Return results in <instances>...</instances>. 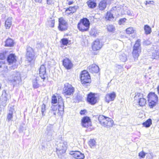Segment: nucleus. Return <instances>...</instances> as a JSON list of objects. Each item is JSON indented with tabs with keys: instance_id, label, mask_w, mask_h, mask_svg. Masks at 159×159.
I'll return each mask as SVG.
<instances>
[{
	"instance_id": "obj_21",
	"label": "nucleus",
	"mask_w": 159,
	"mask_h": 159,
	"mask_svg": "<svg viewBox=\"0 0 159 159\" xmlns=\"http://www.w3.org/2000/svg\"><path fill=\"white\" fill-rule=\"evenodd\" d=\"M71 155L75 159H84L85 156L84 154L79 151L71 152Z\"/></svg>"
},
{
	"instance_id": "obj_10",
	"label": "nucleus",
	"mask_w": 159,
	"mask_h": 159,
	"mask_svg": "<svg viewBox=\"0 0 159 159\" xmlns=\"http://www.w3.org/2000/svg\"><path fill=\"white\" fill-rule=\"evenodd\" d=\"M102 47V44L99 40L97 39L94 41L91 46L93 54L97 55Z\"/></svg>"
},
{
	"instance_id": "obj_25",
	"label": "nucleus",
	"mask_w": 159,
	"mask_h": 159,
	"mask_svg": "<svg viewBox=\"0 0 159 159\" xmlns=\"http://www.w3.org/2000/svg\"><path fill=\"white\" fill-rule=\"evenodd\" d=\"M107 3L105 0H102L98 4V8L101 11L105 10L106 7Z\"/></svg>"
},
{
	"instance_id": "obj_44",
	"label": "nucleus",
	"mask_w": 159,
	"mask_h": 159,
	"mask_svg": "<svg viewBox=\"0 0 159 159\" xmlns=\"http://www.w3.org/2000/svg\"><path fill=\"white\" fill-rule=\"evenodd\" d=\"M74 2L73 1H68L66 3V4L69 5H70L73 4Z\"/></svg>"
},
{
	"instance_id": "obj_13",
	"label": "nucleus",
	"mask_w": 159,
	"mask_h": 159,
	"mask_svg": "<svg viewBox=\"0 0 159 159\" xmlns=\"http://www.w3.org/2000/svg\"><path fill=\"white\" fill-rule=\"evenodd\" d=\"M81 124L83 127L88 128L92 126V122L90 117L87 116L83 117L81 119Z\"/></svg>"
},
{
	"instance_id": "obj_2",
	"label": "nucleus",
	"mask_w": 159,
	"mask_h": 159,
	"mask_svg": "<svg viewBox=\"0 0 159 159\" xmlns=\"http://www.w3.org/2000/svg\"><path fill=\"white\" fill-rule=\"evenodd\" d=\"M98 120L102 125L107 128H110L114 125V121L111 118L103 115L98 116Z\"/></svg>"
},
{
	"instance_id": "obj_5",
	"label": "nucleus",
	"mask_w": 159,
	"mask_h": 159,
	"mask_svg": "<svg viewBox=\"0 0 159 159\" xmlns=\"http://www.w3.org/2000/svg\"><path fill=\"white\" fill-rule=\"evenodd\" d=\"M81 83L83 85L90 84L91 82V79L90 74L86 70L81 71L80 75Z\"/></svg>"
},
{
	"instance_id": "obj_1",
	"label": "nucleus",
	"mask_w": 159,
	"mask_h": 159,
	"mask_svg": "<svg viewBox=\"0 0 159 159\" xmlns=\"http://www.w3.org/2000/svg\"><path fill=\"white\" fill-rule=\"evenodd\" d=\"M90 23L89 20L86 17H84L80 20L77 25L78 30L82 32H85L89 30Z\"/></svg>"
},
{
	"instance_id": "obj_18",
	"label": "nucleus",
	"mask_w": 159,
	"mask_h": 159,
	"mask_svg": "<svg viewBox=\"0 0 159 159\" xmlns=\"http://www.w3.org/2000/svg\"><path fill=\"white\" fill-rule=\"evenodd\" d=\"M46 70V68L45 65L43 64L41 65L39 69V74L40 78L44 80L47 76Z\"/></svg>"
},
{
	"instance_id": "obj_42",
	"label": "nucleus",
	"mask_w": 159,
	"mask_h": 159,
	"mask_svg": "<svg viewBox=\"0 0 159 159\" xmlns=\"http://www.w3.org/2000/svg\"><path fill=\"white\" fill-rule=\"evenodd\" d=\"M45 108H46V105H45L43 103L41 105V111L43 113H44V111L45 110Z\"/></svg>"
},
{
	"instance_id": "obj_3",
	"label": "nucleus",
	"mask_w": 159,
	"mask_h": 159,
	"mask_svg": "<svg viewBox=\"0 0 159 159\" xmlns=\"http://www.w3.org/2000/svg\"><path fill=\"white\" fill-rule=\"evenodd\" d=\"M148 106L150 108H152L158 104L159 98L157 95L154 92L148 93L147 96Z\"/></svg>"
},
{
	"instance_id": "obj_15",
	"label": "nucleus",
	"mask_w": 159,
	"mask_h": 159,
	"mask_svg": "<svg viewBox=\"0 0 159 159\" xmlns=\"http://www.w3.org/2000/svg\"><path fill=\"white\" fill-rule=\"evenodd\" d=\"M51 103L52 104H56L57 103V104L63 103L64 102L62 97L60 95L57 93L54 94L52 97Z\"/></svg>"
},
{
	"instance_id": "obj_34",
	"label": "nucleus",
	"mask_w": 159,
	"mask_h": 159,
	"mask_svg": "<svg viewBox=\"0 0 159 159\" xmlns=\"http://www.w3.org/2000/svg\"><path fill=\"white\" fill-rule=\"evenodd\" d=\"M48 26L51 27H53L55 25V20L52 18H50L48 20Z\"/></svg>"
},
{
	"instance_id": "obj_7",
	"label": "nucleus",
	"mask_w": 159,
	"mask_h": 159,
	"mask_svg": "<svg viewBox=\"0 0 159 159\" xmlns=\"http://www.w3.org/2000/svg\"><path fill=\"white\" fill-rule=\"evenodd\" d=\"M75 91V89L70 84L66 83L64 85L62 93L64 96L72 95Z\"/></svg>"
},
{
	"instance_id": "obj_46",
	"label": "nucleus",
	"mask_w": 159,
	"mask_h": 159,
	"mask_svg": "<svg viewBox=\"0 0 159 159\" xmlns=\"http://www.w3.org/2000/svg\"><path fill=\"white\" fill-rule=\"evenodd\" d=\"M158 93L159 95V85L157 86V88Z\"/></svg>"
},
{
	"instance_id": "obj_45",
	"label": "nucleus",
	"mask_w": 159,
	"mask_h": 159,
	"mask_svg": "<svg viewBox=\"0 0 159 159\" xmlns=\"http://www.w3.org/2000/svg\"><path fill=\"white\" fill-rule=\"evenodd\" d=\"M36 2L41 3L43 0H34Z\"/></svg>"
},
{
	"instance_id": "obj_47",
	"label": "nucleus",
	"mask_w": 159,
	"mask_h": 159,
	"mask_svg": "<svg viewBox=\"0 0 159 159\" xmlns=\"http://www.w3.org/2000/svg\"><path fill=\"white\" fill-rule=\"evenodd\" d=\"M2 62H0V69L2 67Z\"/></svg>"
},
{
	"instance_id": "obj_49",
	"label": "nucleus",
	"mask_w": 159,
	"mask_h": 159,
	"mask_svg": "<svg viewBox=\"0 0 159 159\" xmlns=\"http://www.w3.org/2000/svg\"><path fill=\"white\" fill-rule=\"evenodd\" d=\"M68 35V34H66L64 35V36H67Z\"/></svg>"
},
{
	"instance_id": "obj_39",
	"label": "nucleus",
	"mask_w": 159,
	"mask_h": 159,
	"mask_svg": "<svg viewBox=\"0 0 159 159\" xmlns=\"http://www.w3.org/2000/svg\"><path fill=\"white\" fill-rule=\"evenodd\" d=\"M6 57V53L3 52L0 53V59L4 60Z\"/></svg>"
},
{
	"instance_id": "obj_32",
	"label": "nucleus",
	"mask_w": 159,
	"mask_h": 159,
	"mask_svg": "<svg viewBox=\"0 0 159 159\" xmlns=\"http://www.w3.org/2000/svg\"><path fill=\"white\" fill-rule=\"evenodd\" d=\"M145 31V33L146 34H150L151 32V29L150 27L148 25H145L144 27Z\"/></svg>"
},
{
	"instance_id": "obj_8",
	"label": "nucleus",
	"mask_w": 159,
	"mask_h": 159,
	"mask_svg": "<svg viewBox=\"0 0 159 159\" xmlns=\"http://www.w3.org/2000/svg\"><path fill=\"white\" fill-rule=\"evenodd\" d=\"M98 99L97 94L90 92L87 95L86 101L89 104L94 105L98 102Z\"/></svg>"
},
{
	"instance_id": "obj_19",
	"label": "nucleus",
	"mask_w": 159,
	"mask_h": 159,
	"mask_svg": "<svg viewBox=\"0 0 159 159\" xmlns=\"http://www.w3.org/2000/svg\"><path fill=\"white\" fill-rule=\"evenodd\" d=\"M114 10H111L107 12L105 14L104 18L106 21L113 20L115 18L113 13L115 12Z\"/></svg>"
},
{
	"instance_id": "obj_24",
	"label": "nucleus",
	"mask_w": 159,
	"mask_h": 159,
	"mask_svg": "<svg viewBox=\"0 0 159 159\" xmlns=\"http://www.w3.org/2000/svg\"><path fill=\"white\" fill-rule=\"evenodd\" d=\"M15 44L14 41L10 38H8L5 41V46L6 47H12Z\"/></svg>"
},
{
	"instance_id": "obj_12",
	"label": "nucleus",
	"mask_w": 159,
	"mask_h": 159,
	"mask_svg": "<svg viewBox=\"0 0 159 159\" xmlns=\"http://www.w3.org/2000/svg\"><path fill=\"white\" fill-rule=\"evenodd\" d=\"M58 22V28L59 30L62 31H65L67 29V23L64 18L61 17L59 18Z\"/></svg>"
},
{
	"instance_id": "obj_26",
	"label": "nucleus",
	"mask_w": 159,
	"mask_h": 159,
	"mask_svg": "<svg viewBox=\"0 0 159 159\" xmlns=\"http://www.w3.org/2000/svg\"><path fill=\"white\" fill-rule=\"evenodd\" d=\"M12 18L8 17L7 18L5 23V26L6 29L10 28L12 23Z\"/></svg>"
},
{
	"instance_id": "obj_11",
	"label": "nucleus",
	"mask_w": 159,
	"mask_h": 159,
	"mask_svg": "<svg viewBox=\"0 0 159 159\" xmlns=\"http://www.w3.org/2000/svg\"><path fill=\"white\" fill-rule=\"evenodd\" d=\"M62 62L63 66L67 70H71L74 67L73 62L69 58L66 57L63 59Z\"/></svg>"
},
{
	"instance_id": "obj_35",
	"label": "nucleus",
	"mask_w": 159,
	"mask_h": 159,
	"mask_svg": "<svg viewBox=\"0 0 159 159\" xmlns=\"http://www.w3.org/2000/svg\"><path fill=\"white\" fill-rule=\"evenodd\" d=\"M89 145L91 148H93L96 145L95 140L93 139H90L88 142Z\"/></svg>"
},
{
	"instance_id": "obj_38",
	"label": "nucleus",
	"mask_w": 159,
	"mask_h": 159,
	"mask_svg": "<svg viewBox=\"0 0 159 159\" xmlns=\"http://www.w3.org/2000/svg\"><path fill=\"white\" fill-rule=\"evenodd\" d=\"M126 20L125 18L120 19L118 20V23L120 25H122L125 22Z\"/></svg>"
},
{
	"instance_id": "obj_30",
	"label": "nucleus",
	"mask_w": 159,
	"mask_h": 159,
	"mask_svg": "<svg viewBox=\"0 0 159 159\" xmlns=\"http://www.w3.org/2000/svg\"><path fill=\"white\" fill-rule=\"evenodd\" d=\"M142 124L145 127H149L152 124V120L150 118H149L146 121L143 123Z\"/></svg>"
},
{
	"instance_id": "obj_31",
	"label": "nucleus",
	"mask_w": 159,
	"mask_h": 159,
	"mask_svg": "<svg viewBox=\"0 0 159 159\" xmlns=\"http://www.w3.org/2000/svg\"><path fill=\"white\" fill-rule=\"evenodd\" d=\"M151 57L152 60H158L159 57V50H156L153 52Z\"/></svg>"
},
{
	"instance_id": "obj_28",
	"label": "nucleus",
	"mask_w": 159,
	"mask_h": 159,
	"mask_svg": "<svg viewBox=\"0 0 159 159\" xmlns=\"http://www.w3.org/2000/svg\"><path fill=\"white\" fill-rule=\"evenodd\" d=\"M88 7L90 8H94L97 5L96 3L92 0H89L87 2Z\"/></svg>"
},
{
	"instance_id": "obj_33",
	"label": "nucleus",
	"mask_w": 159,
	"mask_h": 159,
	"mask_svg": "<svg viewBox=\"0 0 159 159\" xmlns=\"http://www.w3.org/2000/svg\"><path fill=\"white\" fill-rule=\"evenodd\" d=\"M135 31L133 27H129L125 30L126 33L128 35L133 34Z\"/></svg>"
},
{
	"instance_id": "obj_23",
	"label": "nucleus",
	"mask_w": 159,
	"mask_h": 159,
	"mask_svg": "<svg viewBox=\"0 0 159 159\" xmlns=\"http://www.w3.org/2000/svg\"><path fill=\"white\" fill-rule=\"evenodd\" d=\"M77 10L76 6L69 7L66 10L65 12L67 15L72 14L75 12Z\"/></svg>"
},
{
	"instance_id": "obj_36",
	"label": "nucleus",
	"mask_w": 159,
	"mask_h": 159,
	"mask_svg": "<svg viewBox=\"0 0 159 159\" xmlns=\"http://www.w3.org/2000/svg\"><path fill=\"white\" fill-rule=\"evenodd\" d=\"M11 113H8L7 115V119L8 121L11 120L13 117V110H10Z\"/></svg>"
},
{
	"instance_id": "obj_37",
	"label": "nucleus",
	"mask_w": 159,
	"mask_h": 159,
	"mask_svg": "<svg viewBox=\"0 0 159 159\" xmlns=\"http://www.w3.org/2000/svg\"><path fill=\"white\" fill-rule=\"evenodd\" d=\"M146 153L144 152L143 151L140 152L139 153V156L140 158H143L145 157Z\"/></svg>"
},
{
	"instance_id": "obj_6",
	"label": "nucleus",
	"mask_w": 159,
	"mask_h": 159,
	"mask_svg": "<svg viewBox=\"0 0 159 159\" xmlns=\"http://www.w3.org/2000/svg\"><path fill=\"white\" fill-rule=\"evenodd\" d=\"M64 107V103L53 105L52 107L51 111L54 115L61 116L63 113Z\"/></svg>"
},
{
	"instance_id": "obj_14",
	"label": "nucleus",
	"mask_w": 159,
	"mask_h": 159,
	"mask_svg": "<svg viewBox=\"0 0 159 159\" xmlns=\"http://www.w3.org/2000/svg\"><path fill=\"white\" fill-rule=\"evenodd\" d=\"M26 55L27 58L30 61L34 60L36 57L34 50L30 47L27 48Z\"/></svg>"
},
{
	"instance_id": "obj_41",
	"label": "nucleus",
	"mask_w": 159,
	"mask_h": 159,
	"mask_svg": "<svg viewBox=\"0 0 159 159\" xmlns=\"http://www.w3.org/2000/svg\"><path fill=\"white\" fill-rule=\"evenodd\" d=\"M87 113V111L86 109L81 110L80 111V114L81 115H84Z\"/></svg>"
},
{
	"instance_id": "obj_17",
	"label": "nucleus",
	"mask_w": 159,
	"mask_h": 159,
	"mask_svg": "<svg viewBox=\"0 0 159 159\" xmlns=\"http://www.w3.org/2000/svg\"><path fill=\"white\" fill-rule=\"evenodd\" d=\"M17 61V57L14 53L9 54L7 57V61L9 65L15 63Z\"/></svg>"
},
{
	"instance_id": "obj_22",
	"label": "nucleus",
	"mask_w": 159,
	"mask_h": 159,
	"mask_svg": "<svg viewBox=\"0 0 159 159\" xmlns=\"http://www.w3.org/2000/svg\"><path fill=\"white\" fill-rule=\"evenodd\" d=\"M89 70L92 74H96L99 71L98 66L95 64H93L89 66Z\"/></svg>"
},
{
	"instance_id": "obj_20",
	"label": "nucleus",
	"mask_w": 159,
	"mask_h": 159,
	"mask_svg": "<svg viewBox=\"0 0 159 159\" xmlns=\"http://www.w3.org/2000/svg\"><path fill=\"white\" fill-rule=\"evenodd\" d=\"M116 97V94L114 92L107 93L105 97V101L107 103L110 101H113Z\"/></svg>"
},
{
	"instance_id": "obj_27",
	"label": "nucleus",
	"mask_w": 159,
	"mask_h": 159,
	"mask_svg": "<svg viewBox=\"0 0 159 159\" xmlns=\"http://www.w3.org/2000/svg\"><path fill=\"white\" fill-rule=\"evenodd\" d=\"M106 29L107 31L109 33H113L115 30V26L111 24L106 25Z\"/></svg>"
},
{
	"instance_id": "obj_48",
	"label": "nucleus",
	"mask_w": 159,
	"mask_h": 159,
	"mask_svg": "<svg viewBox=\"0 0 159 159\" xmlns=\"http://www.w3.org/2000/svg\"><path fill=\"white\" fill-rule=\"evenodd\" d=\"M2 84L0 83V90L2 88Z\"/></svg>"
},
{
	"instance_id": "obj_43",
	"label": "nucleus",
	"mask_w": 159,
	"mask_h": 159,
	"mask_svg": "<svg viewBox=\"0 0 159 159\" xmlns=\"http://www.w3.org/2000/svg\"><path fill=\"white\" fill-rule=\"evenodd\" d=\"M154 3V2L153 1H146V3H145V4L146 5H147V4H153Z\"/></svg>"
},
{
	"instance_id": "obj_9",
	"label": "nucleus",
	"mask_w": 159,
	"mask_h": 159,
	"mask_svg": "<svg viewBox=\"0 0 159 159\" xmlns=\"http://www.w3.org/2000/svg\"><path fill=\"white\" fill-rule=\"evenodd\" d=\"M134 100L137 101L139 105L141 107L145 106L147 104V100L143 97V94L137 93L134 97Z\"/></svg>"
},
{
	"instance_id": "obj_50",
	"label": "nucleus",
	"mask_w": 159,
	"mask_h": 159,
	"mask_svg": "<svg viewBox=\"0 0 159 159\" xmlns=\"http://www.w3.org/2000/svg\"><path fill=\"white\" fill-rule=\"evenodd\" d=\"M158 76H159V72H158Z\"/></svg>"
},
{
	"instance_id": "obj_29",
	"label": "nucleus",
	"mask_w": 159,
	"mask_h": 159,
	"mask_svg": "<svg viewBox=\"0 0 159 159\" xmlns=\"http://www.w3.org/2000/svg\"><path fill=\"white\" fill-rule=\"evenodd\" d=\"M71 41L66 38H62L61 39L60 43L63 46H67L70 43Z\"/></svg>"
},
{
	"instance_id": "obj_4",
	"label": "nucleus",
	"mask_w": 159,
	"mask_h": 159,
	"mask_svg": "<svg viewBox=\"0 0 159 159\" xmlns=\"http://www.w3.org/2000/svg\"><path fill=\"white\" fill-rule=\"evenodd\" d=\"M141 52V40L137 39L135 42L132 52V55L134 60H137Z\"/></svg>"
},
{
	"instance_id": "obj_40",
	"label": "nucleus",
	"mask_w": 159,
	"mask_h": 159,
	"mask_svg": "<svg viewBox=\"0 0 159 159\" xmlns=\"http://www.w3.org/2000/svg\"><path fill=\"white\" fill-rule=\"evenodd\" d=\"M46 1L47 4L52 5L54 4L55 0H46Z\"/></svg>"
},
{
	"instance_id": "obj_16",
	"label": "nucleus",
	"mask_w": 159,
	"mask_h": 159,
	"mask_svg": "<svg viewBox=\"0 0 159 159\" xmlns=\"http://www.w3.org/2000/svg\"><path fill=\"white\" fill-rule=\"evenodd\" d=\"M44 81V80L42 79L40 77H36L33 81V88L34 89H37L41 85H43V83Z\"/></svg>"
}]
</instances>
